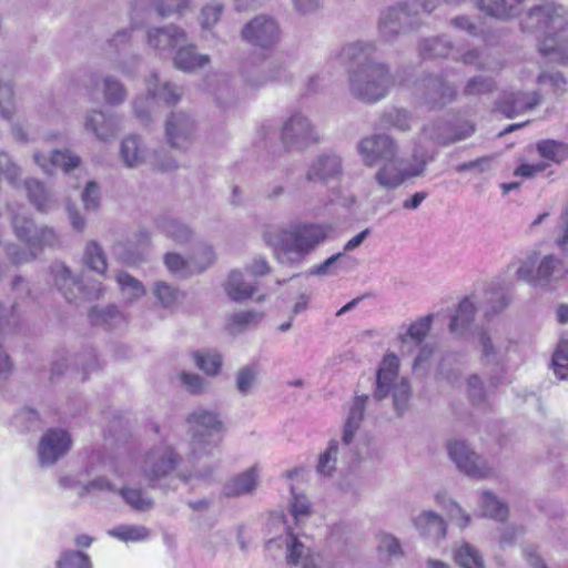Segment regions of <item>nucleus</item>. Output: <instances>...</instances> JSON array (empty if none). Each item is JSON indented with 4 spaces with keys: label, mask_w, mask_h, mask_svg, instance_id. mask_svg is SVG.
Masks as SVG:
<instances>
[{
    "label": "nucleus",
    "mask_w": 568,
    "mask_h": 568,
    "mask_svg": "<svg viewBox=\"0 0 568 568\" xmlns=\"http://www.w3.org/2000/svg\"><path fill=\"white\" fill-rule=\"evenodd\" d=\"M377 48L373 41H355L345 44L339 57L354 67L348 70V90L352 97L376 103L386 98L395 84L389 67L373 59Z\"/></svg>",
    "instance_id": "nucleus-1"
},
{
    "label": "nucleus",
    "mask_w": 568,
    "mask_h": 568,
    "mask_svg": "<svg viewBox=\"0 0 568 568\" xmlns=\"http://www.w3.org/2000/svg\"><path fill=\"white\" fill-rule=\"evenodd\" d=\"M225 290L231 300L242 302L253 295L256 283L245 281L243 273L234 270L229 275Z\"/></svg>",
    "instance_id": "nucleus-41"
},
{
    "label": "nucleus",
    "mask_w": 568,
    "mask_h": 568,
    "mask_svg": "<svg viewBox=\"0 0 568 568\" xmlns=\"http://www.w3.org/2000/svg\"><path fill=\"white\" fill-rule=\"evenodd\" d=\"M110 537H113L123 542H141L149 539L150 529L143 525H129L121 524L106 531Z\"/></svg>",
    "instance_id": "nucleus-42"
},
{
    "label": "nucleus",
    "mask_w": 568,
    "mask_h": 568,
    "mask_svg": "<svg viewBox=\"0 0 568 568\" xmlns=\"http://www.w3.org/2000/svg\"><path fill=\"white\" fill-rule=\"evenodd\" d=\"M414 525L422 536L436 541L444 538L446 535V523L439 515L432 510L423 511L417 516L414 519Z\"/></svg>",
    "instance_id": "nucleus-35"
},
{
    "label": "nucleus",
    "mask_w": 568,
    "mask_h": 568,
    "mask_svg": "<svg viewBox=\"0 0 568 568\" xmlns=\"http://www.w3.org/2000/svg\"><path fill=\"white\" fill-rule=\"evenodd\" d=\"M180 459L171 444L160 443L146 454L142 466L143 476L150 483L159 480L174 470Z\"/></svg>",
    "instance_id": "nucleus-14"
},
{
    "label": "nucleus",
    "mask_w": 568,
    "mask_h": 568,
    "mask_svg": "<svg viewBox=\"0 0 568 568\" xmlns=\"http://www.w3.org/2000/svg\"><path fill=\"white\" fill-rule=\"evenodd\" d=\"M186 42V32L175 26L153 27L146 31V43L159 55H170L180 44Z\"/></svg>",
    "instance_id": "nucleus-24"
},
{
    "label": "nucleus",
    "mask_w": 568,
    "mask_h": 568,
    "mask_svg": "<svg viewBox=\"0 0 568 568\" xmlns=\"http://www.w3.org/2000/svg\"><path fill=\"white\" fill-rule=\"evenodd\" d=\"M415 94L429 108H444L457 99L455 84L446 81L442 74H430L415 83Z\"/></svg>",
    "instance_id": "nucleus-10"
},
{
    "label": "nucleus",
    "mask_w": 568,
    "mask_h": 568,
    "mask_svg": "<svg viewBox=\"0 0 568 568\" xmlns=\"http://www.w3.org/2000/svg\"><path fill=\"white\" fill-rule=\"evenodd\" d=\"M103 97L106 104L119 105L122 104L128 97V92L123 83L114 77L106 75L102 80Z\"/></svg>",
    "instance_id": "nucleus-50"
},
{
    "label": "nucleus",
    "mask_w": 568,
    "mask_h": 568,
    "mask_svg": "<svg viewBox=\"0 0 568 568\" xmlns=\"http://www.w3.org/2000/svg\"><path fill=\"white\" fill-rule=\"evenodd\" d=\"M398 367L399 359L395 354H387L383 358L376 375L374 397L382 400L392 394L394 408L397 415L402 416L408 407L410 386L406 378L395 383L398 376Z\"/></svg>",
    "instance_id": "nucleus-7"
},
{
    "label": "nucleus",
    "mask_w": 568,
    "mask_h": 568,
    "mask_svg": "<svg viewBox=\"0 0 568 568\" xmlns=\"http://www.w3.org/2000/svg\"><path fill=\"white\" fill-rule=\"evenodd\" d=\"M13 424L23 432L36 430L40 427V419L38 413L29 407L20 409L13 416Z\"/></svg>",
    "instance_id": "nucleus-59"
},
{
    "label": "nucleus",
    "mask_w": 568,
    "mask_h": 568,
    "mask_svg": "<svg viewBox=\"0 0 568 568\" xmlns=\"http://www.w3.org/2000/svg\"><path fill=\"white\" fill-rule=\"evenodd\" d=\"M475 311V305L468 297L460 301L456 314L449 323L450 333L460 337L465 336L474 322Z\"/></svg>",
    "instance_id": "nucleus-37"
},
{
    "label": "nucleus",
    "mask_w": 568,
    "mask_h": 568,
    "mask_svg": "<svg viewBox=\"0 0 568 568\" xmlns=\"http://www.w3.org/2000/svg\"><path fill=\"white\" fill-rule=\"evenodd\" d=\"M357 151L365 165L374 166L378 162H394L397 156V144L389 135L372 134L358 142Z\"/></svg>",
    "instance_id": "nucleus-17"
},
{
    "label": "nucleus",
    "mask_w": 568,
    "mask_h": 568,
    "mask_svg": "<svg viewBox=\"0 0 568 568\" xmlns=\"http://www.w3.org/2000/svg\"><path fill=\"white\" fill-rule=\"evenodd\" d=\"M552 367L558 378H568V342L559 343L552 356Z\"/></svg>",
    "instance_id": "nucleus-61"
},
{
    "label": "nucleus",
    "mask_w": 568,
    "mask_h": 568,
    "mask_svg": "<svg viewBox=\"0 0 568 568\" xmlns=\"http://www.w3.org/2000/svg\"><path fill=\"white\" fill-rule=\"evenodd\" d=\"M241 72L244 82L252 89L291 79L287 68L282 63L257 61L255 58L246 60Z\"/></svg>",
    "instance_id": "nucleus-13"
},
{
    "label": "nucleus",
    "mask_w": 568,
    "mask_h": 568,
    "mask_svg": "<svg viewBox=\"0 0 568 568\" xmlns=\"http://www.w3.org/2000/svg\"><path fill=\"white\" fill-rule=\"evenodd\" d=\"M343 175L342 158L334 152H323L308 165L305 179L311 183L326 185Z\"/></svg>",
    "instance_id": "nucleus-22"
},
{
    "label": "nucleus",
    "mask_w": 568,
    "mask_h": 568,
    "mask_svg": "<svg viewBox=\"0 0 568 568\" xmlns=\"http://www.w3.org/2000/svg\"><path fill=\"white\" fill-rule=\"evenodd\" d=\"M24 187L30 203L37 211L48 213L57 207L58 204L54 195L39 180H26Z\"/></svg>",
    "instance_id": "nucleus-32"
},
{
    "label": "nucleus",
    "mask_w": 568,
    "mask_h": 568,
    "mask_svg": "<svg viewBox=\"0 0 568 568\" xmlns=\"http://www.w3.org/2000/svg\"><path fill=\"white\" fill-rule=\"evenodd\" d=\"M448 454L458 469L473 478H485L491 468L479 458L463 440H452L447 445Z\"/></svg>",
    "instance_id": "nucleus-19"
},
{
    "label": "nucleus",
    "mask_w": 568,
    "mask_h": 568,
    "mask_svg": "<svg viewBox=\"0 0 568 568\" xmlns=\"http://www.w3.org/2000/svg\"><path fill=\"white\" fill-rule=\"evenodd\" d=\"M332 227L326 224L297 223L283 231L276 247L280 263L300 265L320 244L325 242Z\"/></svg>",
    "instance_id": "nucleus-3"
},
{
    "label": "nucleus",
    "mask_w": 568,
    "mask_h": 568,
    "mask_svg": "<svg viewBox=\"0 0 568 568\" xmlns=\"http://www.w3.org/2000/svg\"><path fill=\"white\" fill-rule=\"evenodd\" d=\"M75 85H81L90 100H94L100 79L97 72L84 71L73 79Z\"/></svg>",
    "instance_id": "nucleus-63"
},
{
    "label": "nucleus",
    "mask_w": 568,
    "mask_h": 568,
    "mask_svg": "<svg viewBox=\"0 0 568 568\" xmlns=\"http://www.w3.org/2000/svg\"><path fill=\"white\" fill-rule=\"evenodd\" d=\"M540 102L538 92H510L504 94L498 102L499 111L507 118H514L518 114L532 110Z\"/></svg>",
    "instance_id": "nucleus-30"
},
{
    "label": "nucleus",
    "mask_w": 568,
    "mask_h": 568,
    "mask_svg": "<svg viewBox=\"0 0 568 568\" xmlns=\"http://www.w3.org/2000/svg\"><path fill=\"white\" fill-rule=\"evenodd\" d=\"M516 277L535 287H548L568 274V264L552 253L530 250L518 261Z\"/></svg>",
    "instance_id": "nucleus-4"
},
{
    "label": "nucleus",
    "mask_w": 568,
    "mask_h": 568,
    "mask_svg": "<svg viewBox=\"0 0 568 568\" xmlns=\"http://www.w3.org/2000/svg\"><path fill=\"white\" fill-rule=\"evenodd\" d=\"M223 4L217 1L207 3L201 11V26L203 29H210L220 20L223 12Z\"/></svg>",
    "instance_id": "nucleus-64"
},
{
    "label": "nucleus",
    "mask_w": 568,
    "mask_h": 568,
    "mask_svg": "<svg viewBox=\"0 0 568 568\" xmlns=\"http://www.w3.org/2000/svg\"><path fill=\"white\" fill-rule=\"evenodd\" d=\"M84 129L94 134L98 140L109 141L120 131L121 119L114 113L93 109L85 115Z\"/></svg>",
    "instance_id": "nucleus-25"
},
{
    "label": "nucleus",
    "mask_w": 568,
    "mask_h": 568,
    "mask_svg": "<svg viewBox=\"0 0 568 568\" xmlns=\"http://www.w3.org/2000/svg\"><path fill=\"white\" fill-rule=\"evenodd\" d=\"M537 151L541 158L557 163L568 156V145L555 140H542L538 142Z\"/></svg>",
    "instance_id": "nucleus-52"
},
{
    "label": "nucleus",
    "mask_w": 568,
    "mask_h": 568,
    "mask_svg": "<svg viewBox=\"0 0 568 568\" xmlns=\"http://www.w3.org/2000/svg\"><path fill=\"white\" fill-rule=\"evenodd\" d=\"M435 8V0H407L405 3L387 8L378 19L379 38L385 42L395 41L402 32L420 26V10L429 14Z\"/></svg>",
    "instance_id": "nucleus-5"
},
{
    "label": "nucleus",
    "mask_w": 568,
    "mask_h": 568,
    "mask_svg": "<svg viewBox=\"0 0 568 568\" xmlns=\"http://www.w3.org/2000/svg\"><path fill=\"white\" fill-rule=\"evenodd\" d=\"M371 230L367 227L356 234L354 237H352L349 241L346 242L344 245V252H338L336 254H333L328 258H326L323 263L315 266L311 274L314 275H327L334 273L333 268L341 267L344 268L349 262V257L345 255V252H351L355 248H357L364 240L369 235Z\"/></svg>",
    "instance_id": "nucleus-31"
},
{
    "label": "nucleus",
    "mask_w": 568,
    "mask_h": 568,
    "mask_svg": "<svg viewBox=\"0 0 568 568\" xmlns=\"http://www.w3.org/2000/svg\"><path fill=\"white\" fill-rule=\"evenodd\" d=\"M158 227L163 234L176 243H186L193 235L192 230L187 225L171 216H164L158 220Z\"/></svg>",
    "instance_id": "nucleus-44"
},
{
    "label": "nucleus",
    "mask_w": 568,
    "mask_h": 568,
    "mask_svg": "<svg viewBox=\"0 0 568 568\" xmlns=\"http://www.w3.org/2000/svg\"><path fill=\"white\" fill-rule=\"evenodd\" d=\"M84 263L92 271L104 274L106 271V257L102 247L94 241L87 244L84 251Z\"/></svg>",
    "instance_id": "nucleus-54"
},
{
    "label": "nucleus",
    "mask_w": 568,
    "mask_h": 568,
    "mask_svg": "<svg viewBox=\"0 0 568 568\" xmlns=\"http://www.w3.org/2000/svg\"><path fill=\"white\" fill-rule=\"evenodd\" d=\"M118 493L133 510L148 511L153 507V500L146 497L141 489L122 487Z\"/></svg>",
    "instance_id": "nucleus-51"
},
{
    "label": "nucleus",
    "mask_w": 568,
    "mask_h": 568,
    "mask_svg": "<svg viewBox=\"0 0 568 568\" xmlns=\"http://www.w3.org/2000/svg\"><path fill=\"white\" fill-rule=\"evenodd\" d=\"M146 95L136 97L133 101V111L141 122H149L152 109L156 103L168 106L178 104L182 98L183 89L172 82L161 83L156 73H152L145 81Z\"/></svg>",
    "instance_id": "nucleus-8"
},
{
    "label": "nucleus",
    "mask_w": 568,
    "mask_h": 568,
    "mask_svg": "<svg viewBox=\"0 0 568 568\" xmlns=\"http://www.w3.org/2000/svg\"><path fill=\"white\" fill-rule=\"evenodd\" d=\"M33 159L43 172L48 174H52L55 169H61L64 173H69L81 163L80 156L69 150H54L49 156L41 152H36Z\"/></svg>",
    "instance_id": "nucleus-29"
},
{
    "label": "nucleus",
    "mask_w": 568,
    "mask_h": 568,
    "mask_svg": "<svg viewBox=\"0 0 568 568\" xmlns=\"http://www.w3.org/2000/svg\"><path fill=\"white\" fill-rule=\"evenodd\" d=\"M241 34L253 47L268 50L278 42L280 28L273 18L258 16L243 27Z\"/></svg>",
    "instance_id": "nucleus-18"
},
{
    "label": "nucleus",
    "mask_w": 568,
    "mask_h": 568,
    "mask_svg": "<svg viewBox=\"0 0 568 568\" xmlns=\"http://www.w3.org/2000/svg\"><path fill=\"white\" fill-rule=\"evenodd\" d=\"M201 252L205 255V261L200 263L191 261V257L185 260L175 253H168L164 256V263L173 274L186 277L193 273L203 272L214 262L215 255L211 246H202Z\"/></svg>",
    "instance_id": "nucleus-26"
},
{
    "label": "nucleus",
    "mask_w": 568,
    "mask_h": 568,
    "mask_svg": "<svg viewBox=\"0 0 568 568\" xmlns=\"http://www.w3.org/2000/svg\"><path fill=\"white\" fill-rule=\"evenodd\" d=\"M455 559L462 568H485L483 556L467 542L455 551Z\"/></svg>",
    "instance_id": "nucleus-53"
},
{
    "label": "nucleus",
    "mask_w": 568,
    "mask_h": 568,
    "mask_svg": "<svg viewBox=\"0 0 568 568\" xmlns=\"http://www.w3.org/2000/svg\"><path fill=\"white\" fill-rule=\"evenodd\" d=\"M258 470L253 466L245 471L234 476L223 486V495L225 497H237L251 494L257 485Z\"/></svg>",
    "instance_id": "nucleus-33"
},
{
    "label": "nucleus",
    "mask_w": 568,
    "mask_h": 568,
    "mask_svg": "<svg viewBox=\"0 0 568 568\" xmlns=\"http://www.w3.org/2000/svg\"><path fill=\"white\" fill-rule=\"evenodd\" d=\"M519 4L518 0H476V7L481 12L500 20L515 17Z\"/></svg>",
    "instance_id": "nucleus-36"
},
{
    "label": "nucleus",
    "mask_w": 568,
    "mask_h": 568,
    "mask_svg": "<svg viewBox=\"0 0 568 568\" xmlns=\"http://www.w3.org/2000/svg\"><path fill=\"white\" fill-rule=\"evenodd\" d=\"M495 90L496 82L491 77L475 75L466 81L462 93L466 98H478Z\"/></svg>",
    "instance_id": "nucleus-49"
},
{
    "label": "nucleus",
    "mask_w": 568,
    "mask_h": 568,
    "mask_svg": "<svg viewBox=\"0 0 568 568\" xmlns=\"http://www.w3.org/2000/svg\"><path fill=\"white\" fill-rule=\"evenodd\" d=\"M196 123L185 112H172L165 121V135L169 144L174 149L185 150L194 141Z\"/></svg>",
    "instance_id": "nucleus-20"
},
{
    "label": "nucleus",
    "mask_w": 568,
    "mask_h": 568,
    "mask_svg": "<svg viewBox=\"0 0 568 568\" xmlns=\"http://www.w3.org/2000/svg\"><path fill=\"white\" fill-rule=\"evenodd\" d=\"M130 31H118L106 43L105 54L112 64V68L124 75H134L140 59L130 50Z\"/></svg>",
    "instance_id": "nucleus-16"
},
{
    "label": "nucleus",
    "mask_w": 568,
    "mask_h": 568,
    "mask_svg": "<svg viewBox=\"0 0 568 568\" xmlns=\"http://www.w3.org/2000/svg\"><path fill=\"white\" fill-rule=\"evenodd\" d=\"M209 63L210 57L207 54H199L193 44H180L173 58L174 67L183 72H193Z\"/></svg>",
    "instance_id": "nucleus-34"
},
{
    "label": "nucleus",
    "mask_w": 568,
    "mask_h": 568,
    "mask_svg": "<svg viewBox=\"0 0 568 568\" xmlns=\"http://www.w3.org/2000/svg\"><path fill=\"white\" fill-rule=\"evenodd\" d=\"M154 295L163 307H172L178 303L181 293L165 282H158L154 285Z\"/></svg>",
    "instance_id": "nucleus-62"
},
{
    "label": "nucleus",
    "mask_w": 568,
    "mask_h": 568,
    "mask_svg": "<svg viewBox=\"0 0 568 568\" xmlns=\"http://www.w3.org/2000/svg\"><path fill=\"white\" fill-rule=\"evenodd\" d=\"M50 270L55 286L68 302H74L79 297L97 300L104 291L102 283L98 281L84 285L82 282L78 281L71 274L70 268L61 262H54Z\"/></svg>",
    "instance_id": "nucleus-9"
},
{
    "label": "nucleus",
    "mask_w": 568,
    "mask_h": 568,
    "mask_svg": "<svg viewBox=\"0 0 568 568\" xmlns=\"http://www.w3.org/2000/svg\"><path fill=\"white\" fill-rule=\"evenodd\" d=\"M17 111L14 84L12 80L0 75V116L12 121Z\"/></svg>",
    "instance_id": "nucleus-46"
},
{
    "label": "nucleus",
    "mask_w": 568,
    "mask_h": 568,
    "mask_svg": "<svg viewBox=\"0 0 568 568\" xmlns=\"http://www.w3.org/2000/svg\"><path fill=\"white\" fill-rule=\"evenodd\" d=\"M194 359L196 366L207 375H216L222 366V357L215 351H199Z\"/></svg>",
    "instance_id": "nucleus-56"
},
{
    "label": "nucleus",
    "mask_w": 568,
    "mask_h": 568,
    "mask_svg": "<svg viewBox=\"0 0 568 568\" xmlns=\"http://www.w3.org/2000/svg\"><path fill=\"white\" fill-rule=\"evenodd\" d=\"M12 224L17 236L27 243L30 248L54 246L58 242L55 232L47 226L38 227L34 222L23 215L16 214Z\"/></svg>",
    "instance_id": "nucleus-21"
},
{
    "label": "nucleus",
    "mask_w": 568,
    "mask_h": 568,
    "mask_svg": "<svg viewBox=\"0 0 568 568\" xmlns=\"http://www.w3.org/2000/svg\"><path fill=\"white\" fill-rule=\"evenodd\" d=\"M475 124L469 120L456 118L452 121L438 120L423 128V133L437 144L449 145L471 136Z\"/></svg>",
    "instance_id": "nucleus-15"
},
{
    "label": "nucleus",
    "mask_w": 568,
    "mask_h": 568,
    "mask_svg": "<svg viewBox=\"0 0 568 568\" xmlns=\"http://www.w3.org/2000/svg\"><path fill=\"white\" fill-rule=\"evenodd\" d=\"M282 141L287 150L302 151L320 140L316 129L301 112L293 113L283 124Z\"/></svg>",
    "instance_id": "nucleus-12"
},
{
    "label": "nucleus",
    "mask_w": 568,
    "mask_h": 568,
    "mask_svg": "<svg viewBox=\"0 0 568 568\" xmlns=\"http://www.w3.org/2000/svg\"><path fill=\"white\" fill-rule=\"evenodd\" d=\"M116 282L119 284L122 297L126 303H132L145 294V290L142 283L131 276L129 273H118Z\"/></svg>",
    "instance_id": "nucleus-48"
},
{
    "label": "nucleus",
    "mask_w": 568,
    "mask_h": 568,
    "mask_svg": "<svg viewBox=\"0 0 568 568\" xmlns=\"http://www.w3.org/2000/svg\"><path fill=\"white\" fill-rule=\"evenodd\" d=\"M57 568H92L90 557L78 550H64L57 561Z\"/></svg>",
    "instance_id": "nucleus-57"
},
{
    "label": "nucleus",
    "mask_w": 568,
    "mask_h": 568,
    "mask_svg": "<svg viewBox=\"0 0 568 568\" xmlns=\"http://www.w3.org/2000/svg\"><path fill=\"white\" fill-rule=\"evenodd\" d=\"M89 317L93 325H102L109 329L115 328L125 322L123 314L114 305L104 308L93 307Z\"/></svg>",
    "instance_id": "nucleus-45"
},
{
    "label": "nucleus",
    "mask_w": 568,
    "mask_h": 568,
    "mask_svg": "<svg viewBox=\"0 0 568 568\" xmlns=\"http://www.w3.org/2000/svg\"><path fill=\"white\" fill-rule=\"evenodd\" d=\"M483 515L497 520H504L507 517V506L499 501L495 495L484 491L480 497Z\"/></svg>",
    "instance_id": "nucleus-55"
},
{
    "label": "nucleus",
    "mask_w": 568,
    "mask_h": 568,
    "mask_svg": "<svg viewBox=\"0 0 568 568\" xmlns=\"http://www.w3.org/2000/svg\"><path fill=\"white\" fill-rule=\"evenodd\" d=\"M286 561L292 566H301V568H321V556L311 552L298 537L288 529L286 536Z\"/></svg>",
    "instance_id": "nucleus-28"
},
{
    "label": "nucleus",
    "mask_w": 568,
    "mask_h": 568,
    "mask_svg": "<svg viewBox=\"0 0 568 568\" xmlns=\"http://www.w3.org/2000/svg\"><path fill=\"white\" fill-rule=\"evenodd\" d=\"M71 448V437L64 429L52 428L44 433L38 447L41 466H51L63 457Z\"/></svg>",
    "instance_id": "nucleus-23"
},
{
    "label": "nucleus",
    "mask_w": 568,
    "mask_h": 568,
    "mask_svg": "<svg viewBox=\"0 0 568 568\" xmlns=\"http://www.w3.org/2000/svg\"><path fill=\"white\" fill-rule=\"evenodd\" d=\"M338 443L331 440L327 449L320 455L317 473L322 476H331L336 467Z\"/></svg>",
    "instance_id": "nucleus-58"
},
{
    "label": "nucleus",
    "mask_w": 568,
    "mask_h": 568,
    "mask_svg": "<svg viewBox=\"0 0 568 568\" xmlns=\"http://www.w3.org/2000/svg\"><path fill=\"white\" fill-rule=\"evenodd\" d=\"M425 168L426 161H420L404 170L385 164L376 172L375 180L382 187L393 190L400 186L406 180L422 175Z\"/></svg>",
    "instance_id": "nucleus-27"
},
{
    "label": "nucleus",
    "mask_w": 568,
    "mask_h": 568,
    "mask_svg": "<svg viewBox=\"0 0 568 568\" xmlns=\"http://www.w3.org/2000/svg\"><path fill=\"white\" fill-rule=\"evenodd\" d=\"M413 116L403 108H389L385 110L379 118L381 129H397L399 131H408L412 126Z\"/></svg>",
    "instance_id": "nucleus-43"
},
{
    "label": "nucleus",
    "mask_w": 568,
    "mask_h": 568,
    "mask_svg": "<svg viewBox=\"0 0 568 568\" xmlns=\"http://www.w3.org/2000/svg\"><path fill=\"white\" fill-rule=\"evenodd\" d=\"M192 0H132L130 19L134 28L149 22L153 14L165 18L173 14H182Z\"/></svg>",
    "instance_id": "nucleus-11"
},
{
    "label": "nucleus",
    "mask_w": 568,
    "mask_h": 568,
    "mask_svg": "<svg viewBox=\"0 0 568 568\" xmlns=\"http://www.w3.org/2000/svg\"><path fill=\"white\" fill-rule=\"evenodd\" d=\"M121 158L128 168H136L145 161L146 150L136 135H129L121 142Z\"/></svg>",
    "instance_id": "nucleus-40"
},
{
    "label": "nucleus",
    "mask_w": 568,
    "mask_h": 568,
    "mask_svg": "<svg viewBox=\"0 0 568 568\" xmlns=\"http://www.w3.org/2000/svg\"><path fill=\"white\" fill-rule=\"evenodd\" d=\"M187 424L192 436L190 460L195 463L211 455L219 446L223 436V424L214 412L204 408L195 409L187 417Z\"/></svg>",
    "instance_id": "nucleus-6"
},
{
    "label": "nucleus",
    "mask_w": 568,
    "mask_h": 568,
    "mask_svg": "<svg viewBox=\"0 0 568 568\" xmlns=\"http://www.w3.org/2000/svg\"><path fill=\"white\" fill-rule=\"evenodd\" d=\"M262 314L255 311L237 312L232 315L230 329L232 333H240L250 325L261 321Z\"/></svg>",
    "instance_id": "nucleus-60"
},
{
    "label": "nucleus",
    "mask_w": 568,
    "mask_h": 568,
    "mask_svg": "<svg viewBox=\"0 0 568 568\" xmlns=\"http://www.w3.org/2000/svg\"><path fill=\"white\" fill-rule=\"evenodd\" d=\"M432 322L433 315H426L413 322L408 326L407 332L399 336L403 345L409 342L414 343L415 345H420L430 331Z\"/></svg>",
    "instance_id": "nucleus-47"
},
{
    "label": "nucleus",
    "mask_w": 568,
    "mask_h": 568,
    "mask_svg": "<svg viewBox=\"0 0 568 568\" xmlns=\"http://www.w3.org/2000/svg\"><path fill=\"white\" fill-rule=\"evenodd\" d=\"M419 52L424 59L452 57L456 52L453 42L445 36L424 39L419 44Z\"/></svg>",
    "instance_id": "nucleus-38"
},
{
    "label": "nucleus",
    "mask_w": 568,
    "mask_h": 568,
    "mask_svg": "<svg viewBox=\"0 0 568 568\" xmlns=\"http://www.w3.org/2000/svg\"><path fill=\"white\" fill-rule=\"evenodd\" d=\"M524 33H538V52L548 62L568 64V9L561 3L546 1L531 7L520 19Z\"/></svg>",
    "instance_id": "nucleus-2"
},
{
    "label": "nucleus",
    "mask_w": 568,
    "mask_h": 568,
    "mask_svg": "<svg viewBox=\"0 0 568 568\" xmlns=\"http://www.w3.org/2000/svg\"><path fill=\"white\" fill-rule=\"evenodd\" d=\"M367 399L368 397L366 395L356 396L351 406L342 436L343 444L346 446L352 443L354 435L363 420Z\"/></svg>",
    "instance_id": "nucleus-39"
}]
</instances>
